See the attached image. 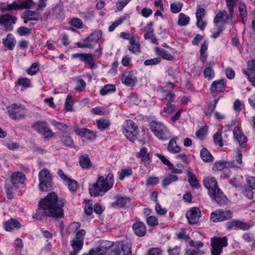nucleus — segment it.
<instances>
[{
	"label": "nucleus",
	"mask_w": 255,
	"mask_h": 255,
	"mask_svg": "<svg viewBox=\"0 0 255 255\" xmlns=\"http://www.w3.org/2000/svg\"><path fill=\"white\" fill-rule=\"evenodd\" d=\"M66 200L59 198L55 192L48 193L44 198H41L37 205L36 213L33 214V219L42 221L44 218H52L57 221L64 218V207Z\"/></svg>",
	"instance_id": "1"
},
{
	"label": "nucleus",
	"mask_w": 255,
	"mask_h": 255,
	"mask_svg": "<svg viewBox=\"0 0 255 255\" xmlns=\"http://www.w3.org/2000/svg\"><path fill=\"white\" fill-rule=\"evenodd\" d=\"M203 185L208 189L211 198L215 200L219 205H224L227 203L228 198L218 187L215 177H205L203 179Z\"/></svg>",
	"instance_id": "2"
},
{
	"label": "nucleus",
	"mask_w": 255,
	"mask_h": 255,
	"mask_svg": "<svg viewBox=\"0 0 255 255\" xmlns=\"http://www.w3.org/2000/svg\"><path fill=\"white\" fill-rule=\"evenodd\" d=\"M149 128L159 140L166 141L171 137V133L167 127L162 122L152 120L149 125Z\"/></svg>",
	"instance_id": "3"
},
{
	"label": "nucleus",
	"mask_w": 255,
	"mask_h": 255,
	"mask_svg": "<svg viewBox=\"0 0 255 255\" xmlns=\"http://www.w3.org/2000/svg\"><path fill=\"white\" fill-rule=\"evenodd\" d=\"M39 181V189L42 192H48L51 190L53 187L52 177L50 171L44 168L38 173Z\"/></svg>",
	"instance_id": "4"
},
{
	"label": "nucleus",
	"mask_w": 255,
	"mask_h": 255,
	"mask_svg": "<svg viewBox=\"0 0 255 255\" xmlns=\"http://www.w3.org/2000/svg\"><path fill=\"white\" fill-rule=\"evenodd\" d=\"M138 131V126L131 120L125 121L123 124V133L130 141L134 142L137 139Z\"/></svg>",
	"instance_id": "5"
},
{
	"label": "nucleus",
	"mask_w": 255,
	"mask_h": 255,
	"mask_svg": "<svg viewBox=\"0 0 255 255\" xmlns=\"http://www.w3.org/2000/svg\"><path fill=\"white\" fill-rule=\"evenodd\" d=\"M228 245L226 237H213L211 239V255H220L223 253V248Z\"/></svg>",
	"instance_id": "6"
},
{
	"label": "nucleus",
	"mask_w": 255,
	"mask_h": 255,
	"mask_svg": "<svg viewBox=\"0 0 255 255\" xmlns=\"http://www.w3.org/2000/svg\"><path fill=\"white\" fill-rule=\"evenodd\" d=\"M7 113L9 118L12 120L17 121L23 119L26 115V109L25 106L20 104H12L7 107Z\"/></svg>",
	"instance_id": "7"
},
{
	"label": "nucleus",
	"mask_w": 255,
	"mask_h": 255,
	"mask_svg": "<svg viewBox=\"0 0 255 255\" xmlns=\"http://www.w3.org/2000/svg\"><path fill=\"white\" fill-rule=\"evenodd\" d=\"M31 128L37 133L42 134L44 138H52L55 135L54 132L48 127V123L45 121L34 122Z\"/></svg>",
	"instance_id": "8"
},
{
	"label": "nucleus",
	"mask_w": 255,
	"mask_h": 255,
	"mask_svg": "<svg viewBox=\"0 0 255 255\" xmlns=\"http://www.w3.org/2000/svg\"><path fill=\"white\" fill-rule=\"evenodd\" d=\"M233 217V213L228 209H217L212 212L210 215V220L214 223L221 222L230 220Z\"/></svg>",
	"instance_id": "9"
},
{
	"label": "nucleus",
	"mask_w": 255,
	"mask_h": 255,
	"mask_svg": "<svg viewBox=\"0 0 255 255\" xmlns=\"http://www.w3.org/2000/svg\"><path fill=\"white\" fill-rule=\"evenodd\" d=\"M17 17L10 13L0 15V25L4 26L6 31H11L14 28V25L17 21Z\"/></svg>",
	"instance_id": "10"
},
{
	"label": "nucleus",
	"mask_w": 255,
	"mask_h": 255,
	"mask_svg": "<svg viewBox=\"0 0 255 255\" xmlns=\"http://www.w3.org/2000/svg\"><path fill=\"white\" fill-rule=\"evenodd\" d=\"M97 179L98 183H100L102 188L105 189L107 192L113 187L115 183L114 174L112 171H110L105 178L100 175L98 177Z\"/></svg>",
	"instance_id": "11"
},
{
	"label": "nucleus",
	"mask_w": 255,
	"mask_h": 255,
	"mask_svg": "<svg viewBox=\"0 0 255 255\" xmlns=\"http://www.w3.org/2000/svg\"><path fill=\"white\" fill-rule=\"evenodd\" d=\"M57 174L62 179L66 182L68 189L71 192H77L79 188V185L76 180L68 177L64 173L62 169L58 170Z\"/></svg>",
	"instance_id": "12"
},
{
	"label": "nucleus",
	"mask_w": 255,
	"mask_h": 255,
	"mask_svg": "<svg viewBox=\"0 0 255 255\" xmlns=\"http://www.w3.org/2000/svg\"><path fill=\"white\" fill-rule=\"evenodd\" d=\"M26 180V176L22 172H13L10 177V181L15 189L25 185V181Z\"/></svg>",
	"instance_id": "13"
},
{
	"label": "nucleus",
	"mask_w": 255,
	"mask_h": 255,
	"mask_svg": "<svg viewBox=\"0 0 255 255\" xmlns=\"http://www.w3.org/2000/svg\"><path fill=\"white\" fill-rule=\"evenodd\" d=\"M225 226L226 229L229 231L233 230L246 231L249 230L250 228V226L247 223L237 220H232L231 221L227 222Z\"/></svg>",
	"instance_id": "14"
},
{
	"label": "nucleus",
	"mask_w": 255,
	"mask_h": 255,
	"mask_svg": "<svg viewBox=\"0 0 255 255\" xmlns=\"http://www.w3.org/2000/svg\"><path fill=\"white\" fill-rule=\"evenodd\" d=\"M233 133L235 139L239 144V148L246 147L248 138L245 135L244 132L239 127H236L233 129Z\"/></svg>",
	"instance_id": "15"
},
{
	"label": "nucleus",
	"mask_w": 255,
	"mask_h": 255,
	"mask_svg": "<svg viewBox=\"0 0 255 255\" xmlns=\"http://www.w3.org/2000/svg\"><path fill=\"white\" fill-rule=\"evenodd\" d=\"M201 211L198 207H192L186 214V217L190 225L197 224L201 217Z\"/></svg>",
	"instance_id": "16"
},
{
	"label": "nucleus",
	"mask_w": 255,
	"mask_h": 255,
	"mask_svg": "<svg viewBox=\"0 0 255 255\" xmlns=\"http://www.w3.org/2000/svg\"><path fill=\"white\" fill-rule=\"evenodd\" d=\"M73 59H79L81 61L88 64L91 69L94 68L95 63L94 57L90 53H74L71 55Z\"/></svg>",
	"instance_id": "17"
},
{
	"label": "nucleus",
	"mask_w": 255,
	"mask_h": 255,
	"mask_svg": "<svg viewBox=\"0 0 255 255\" xmlns=\"http://www.w3.org/2000/svg\"><path fill=\"white\" fill-rule=\"evenodd\" d=\"M116 201L113 202L111 206L113 208H125L128 204L131 203V198L127 196L117 194L115 196Z\"/></svg>",
	"instance_id": "18"
},
{
	"label": "nucleus",
	"mask_w": 255,
	"mask_h": 255,
	"mask_svg": "<svg viewBox=\"0 0 255 255\" xmlns=\"http://www.w3.org/2000/svg\"><path fill=\"white\" fill-rule=\"evenodd\" d=\"M132 229L134 234L138 237H144L147 233V228L145 224L139 220H136L133 224Z\"/></svg>",
	"instance_id": "19"
},
{
	"label": "nucleus",
	"mask_w": 255,
	"mask_h": 255,
	"mask_svg": "<svg viewBox=\"0 0 255 255\" xmlns=\"http://www.w3.org/2000/svg\"><path fill=\"white\" fill-rule=\"evenodd\" d=\"M135 156L137 158H140L144 164H149L152 162V156L145 146L142 147L139 151L136 153Z\"/></svg>",
	"instance_id": "20"
},
{
	"label": "nucleus",
	"mask_w": 255,
	"mask_h": 255,
	"mask_svg": "<svg viewBox=\"0 0 255 255\" xmlns=\"http://www.w3.org/2000/svg\"><path fill=\"white\" fill-rule=\"evenodd\" d=\"M242 150L238 148L235 159L227 161V167L238 169L240 168L243 161Z\"/></svg>",
	"instance_id": "21"
},
{
	"label": "nucleus",
	"mask_w": 255,
	"mask_h": 255,
	"mask_svg": "<svg viewBox=\"0 0 255 255\" xmlns=\"http://www.w3.org/2000/svg\"><path fill=\"white\" fill-rule=\"evenodd\" d=\"M227 82L225 78L216 80L211 84L209 90L219 93H224L227 86Z\"/></svg>",
	"instance_id": "22"
},
{
	"label": "nucleus",
	"mask_w": 255,
	"mask_h": 255,
	"mask_svg": "<svg viewBox=\"0 0 255 255\" xmlns=\"http://www.w3.org/2000/svg\"><path fill=\"white\" fill-rule=\"evenodd\" d=\"M99 244L96 249L99 255H108L111 247L114 246V242L107 240H101Z\"/></svg>",
	"instance_id": "23"
},
{
	"label": "nucleus",
	"mask_w": 255,
	"mask_h": 255,
	"mask_svg": "<svg viewBox=\"0 0 255 255\" xmlns=\"http://www.w3.org/2000/svg\"><path fill=\"white\" fill-rule=\"evenodd\" d=\"M74 131L76 134L82 137H86L87 139L93 140L96 138V132H94L93 130L87 128H78L75 127Z\"/></svg>",
	"instance_id": "24"
},
{
	"label": "nucleus",
	"mask_w": 255,
	"mask_h": 255,
	"mask_svg": "<svg viewBox=\"0 0 255 255\" xmlns=\"http://www.w3.org/2000/svg\"><path fill=\"white\" fill-rule=\"evenodd\" d=\"M21 227L20 223L17 220L10 218L3 223L2 228L7 232H12L14 230L19 229Z\"/></svg>",
	"instance_id": "25"
},
{
	"label": "nucleus",
	"mask_w": 255,
	"mask_h": 255,
	"mask_svg": "<svg viewBox=\"0 0 255 255\" xmlns=\"http://www.w3.org/2000/svg\"><path fill=\"white\" fill-rule=\"evenodd\" d=\"M121 81L123 84L127 86L133 87L137 82V78L132 75L131 72H125L121 77Z\"/></svg>",
	"instance_id": "26"
},
{
	"label": "nucleus",
	"mask_w": 255,
	"mask_h": 255,
	"mask_svg": "<svg viewBox=\"0 0 255 255\" xmlns=\"http://www.w3.org/2000/svg\"><path fill=\"white\" fill-rule=\"evenodd\" d=\"M102 36V31L100 30H97L92 32L88 37L83 39V42H86L90 43L91 48L93 45L98 43L100 39Z\"/></svg>",
	"instance_id": "27"
},
{
	"label": "nucleus",
	"mask_w": 255,
	"mask_h": 255,
	"mask_svg": "<svg viewBox=\"0 0 255 255\" xmlns=\"http://www.w3.org/2000/svg\"><path fill=\"white\" fill-rule=\"evenodd\" d=\"M89 190L91 196L93 197H97L100 195H102L107 192L105 189L102 188V186L100 183H98V179L96 182L93 184L92 187H89Z\"/></svg>",
	"instance_id": "28"
},
{
	"label": "nucleus",
	"mask_w": 255,
	"mask_h": 255,
	"mask_svg": "<svg viewBox=\"0 0 255 255\" xmlns=\"http://www.w3.org/2000/svg\"><path fill=\"white\" fill-rule=\"evenodd\" d=\"M226 6L229 11V14L227 18L223 20L224 24L227 22L229 19H232L234 13V8L236 6L238 0H225Z\"/></svg>",
	"instance_id": "29"
},
{
	"label": "nucleus",
	"mask_w": 255,
	"mask_h": 255,
	"mask_svg": "<svg viewBox=\"0 0 255 255\" xmlns=\"http://www.w3.org/2000/svg\"><path fill=\"white\" fill-rule=\"evenodd\" d=\"M49 122L51 125L54 127L55 129L58 130L64 133H68L69 131V129L71 128L67 124L57 121L54 119L50 120Z\"/></svg>",
	"instance_id": "30"
},
{
	"label": "nucleus",
	"mask_w": 255,
	"mask_h": 255,
	"mask_svg": "<svg viewBox=\"0 0 255 255\" xmlns=\"http://www.w3.org/2000/svg\"><path fill=\"white\" fill-rule=\"evenodd\" d=\"M2 43L5 48L12 50L16 44V39L11 33H8L6 37L2 39Z\"/></svg>",
	"instance_id": "31"
},
{
	"label": "nucleus",
	"mask_w": 255,
	"mask_h": 255,
	"mask_svg": "<svg viewBox=\"0 0 255 255\" xmlns=\"http://www.w3.org/2000/svg\"><path fill=\"white\" fill-rule=\"evenodd\" d=\"M129 45L128 49L132 54H138L141 52V45L139 42L136 41L134 37L129 39Z\"/></svg>",
	"instance_id": "32"
},
{
	"label": "nucleus",
	"mask_w": 255,
	"mask_h": 255,
	"mask_svg": "<svg viewBox=\"0 0 255 255\" xmlns=\"http://www.w3.org/2000/svg\"><path fill=\"white\" fill-rule=\"evenodd\" d=\"M120 248L123 255H131L132 244L130 241L121 240Z\"/></svg>",
	"instance_id": "33"
},
{
	"label": "nucleus",
	"mask_w": 255,
	"mask_h": 255,
	"mask_svg": "<svg viewBox=\"0 0 255 255\" xmlns=\"http://www.w3.org/2000/svg\"><path fill=\"white\" fill-rule=\"evenodd\" d=\"M177 137L171 138L168 144L167 149L171 153H177L181 151V147L177 144Z\"/></svg>",
	"instance_id": "34"
},
{
	"label": "nucleus",
	"mask_w": 255,
	"mask_h": 255,
	"mask_svg": "<svg viewBox=\"0 0 255 255\" xmlns=\"http://www.w3.org/2000/svg\"><path fill=\"white\" fill-rule=\"evenodd\" d=\"M154 51L157 55L162 59L168 61H172L174 59V57L163 48L156 47L154 48Z\"/></svg>",
	"instance_id": "35"
},
{
	"label": "nucleus",
	"mask_w": 255,
	"mask_h": 255,
	"mask_svg": "<svg viewBox=\"0 0 255 255\" xmlns=\"http://www.w3.org/2000/svg\"><path fill=\"white\" fill-rule=\"evenodd\" d=\"M187 176L188 178V182L192 187L198 189L200 187L195 175L191 170H188L187 171Z\"/></svg>",
	"instance_id": "36"
},
{
	"label": "nucleus",
	"mask_w": 255,
	"mask_h": 255,
	"mask_svg": "<svg viewBox=\"0 0 255 255\" xmlns=\"http://www.w3.org/2000/svg\"><path fill=\"white\" fill-rule=\"evenodd\" d=\"M116 91L115 85L113 84H106L100 90V94L101 96H105L114 93Z\"/></svg>",
	"instance_id": "37"
},
{
	"label": "nucleus",
	"mask_w": 255,
	"mask_h": 255,
	"mask_svg": "<svg viewBox=\"0 0 255 255\" xmlns=\"http://www.w3.org/2000/svg\"><path fill=\"white\" fill-rule=\"evenodd\" d=\"M208 47V42L207 40H205L201 44L200 49V59L201 62H204L207 60L208 53L207 51Z\"/></svg>",
	"instance_id": "38"
},
{
	"label": "nucleus",
	"mask_w": 255,
	"mask_h": 255,
	"mask_svg": "<svg viewBox=\"0 0 255 255\" xmlns=\"http://www.w3.org/2000/svg\"><path fill=\"white\" fill-rule=\"evenodd\" d=\"M79 162L83 169H88L92 165V162L88 155H82L79 157Z\"/></svg>",
	"instance_id": "39"
},
{
	"label": "nucleus",
	"mask_w": 255,
	"mask_h": 255,
	"mask_svg": "<svg viewBox=\"0 0 255 255\" xmlns=\"http://www.w3.org/2000/svg\"><path fill=\"white\" fill-rule=\"evenodd\" d=\"M96 124L98 128L101 131H104L109 128L111 125L110 121L109 120L104 118H100L97 120Z\"/></svg>",
	"instance_id": "40"
},
{
	"label": "nucleus",
	"mask_w": 255,
	"mask_h": 255,
	"mask_svg": "<svg viewBox=\"0 0 255 255\" xmlns=\"http://www.w3.org/2000/svg\"><path fill=\"white\" fill-rule=\"evenodd\" d=\"M60 141L64 145L67 147L73 148H75L76 147L74 140L70 135L61 136Z\"/></svg>",
	"instance_id": "41"
},
{
	"label": "nucleus",
	"mask_w": 255,
	"mask_h": 255,
	"mask_svg": "<svg viewBox=\"0 0 255 255\" xmlns=\"http://www.w3.org/2000/svg\"><path fill=\"white\" fill-rule=\"evenodd\" d=\"M178 176L176 175L169 174L163 178L161 182V186L165 188L170 184L171 183L178 180Z\"/></svg>",
	"instance_id": "42"
},
{
	"label": "nucleus",
	"mask_w": 255,
	"mask_h": 255,
	"mask_svg": "<svg viewBox=\"0 0 255 255\" xmlns=\"http://www.w3.org/2000/svg\"><path fill=\"white\" fill-rule=\"evenodd\" d=\"M133 174V171L130 168L122 169L118 172L119 179L123 181L125 178H128Z\"/></svg>",
	"instance_id": "43"
},
{
	"label": "nucleus",
	"mask_w": 255,
	"mask_h": 255,
	"mask_svg": "<svg viewBox=\"0 0 255 255\" xmlns=\"http://www.w3.org/2000/svg\"><path fill=\"white\" fill-rule=\"evenodd\" d=\"M15 86H22L24 89H27L30 87L31 81L28 78H19L14 83Z\"/></svg>",
	"instance_id": "44"
},
{
	"label": "nucleus",
	"mask_w": 255,
	"mask_h": 255,
	"mask_svg": "<svg viewBox=\"0 0 255 255\" xmlns=\"http://www.w3.org/2000/svg\"><path fill=\"white\" fill-rule=\"evenodd\" d=\"M200 157L204 161L206 162L213 161L214 158L210 151L206 148H203L201 150Z\"/></svg>",
	"instance_id": "45"
},
{
	"label": "nucleus",
	"mask_w": 255,
	"mask_h": 255,
	"mask_svg": "<svg viewBox=\"0 0 255 255\" xmlns=\"http://www.w3.org/2000/svg\"><path fill=\"white\" fill-rule=\"evenodd\" d=\"M23 14L26 16V18L30 21L39 20L40 15L37 12L30 10L26 11Z\"/></svg>",
	"instance_id": "46"
},
{
	"label": "nucleus",
	"mask_w": 255,
	"mask_h": 255,
	"mask_svg": "<svg viewBox=\"0 0 255 255\" xmlns=\"http://www.w3.org/2000/svg\"><path fill=\"white\" fill-rule=\"evenodd\" d=\"M203 74L205 78L209 81L214 79L215 76L214 70L211 66L206 67L203 70Z\"/></svg>",
	"instance_id": "47"
},
{
	"label": "nucleus",
	"mask_w": 255,
	"mask_h": 255,
	"mask_svg": "<svg viewBox=\"0 0 255 255\" xmlns=\"http://www.w3.org/2000/svg\"><path fill=\"white\" fill-rule=\"evenodd\" d=\"M213 139L214 144L220 147H223L224 144V141L223 139L222 133L221 132H217L213 135Z\"/></svg>",
	"instance_id": "48"
},
{
	"label": "nucleus",
	"mask_w": 255,
	"mask_h": 255,
	"mask_svg": "<svg viewBox=\"0 0 255 255\" xmlns=\"http://www.w3.org/2000/svg\"><path fill=\"white\" fill-rule=\"evenodd\" d=\"M108 255H121L120 241L114 242V246L111 247Z\"/></svg>",
	"instance_id": "49"
},
{
	"label": "nucleus",
	"mask_w": 255,
	"mask_h": 255,
	"mask_svg": "<svg viewBox=\"0 0 255 255\" xmlns=\"http://www.w3.org/2000/svg\"><path fill=\"white\" fill-rule=\"evenodd\" d=\"M209 129L207 125L202 126L195 133L196 136L201 140H203L207 135Z\"/></svg>",
	"instance_id": "50"
},
{
	"label": "nucleus",
	"mask_w": 255,
	"mask_h": 255,
	"mask_svg": "<svg viewBox=\"0 0 255 255\" xmlns=\"http://www.w3.org/2000/svg\"><path fill=\"white\" fill-rule=\"evenodd\" d=\"M239 10L240 15L243 20H246L247 18L248 12L247 6L244 2H240L239 3Z\"/></svg>",
	"instance_id": "51"
},
{
	"label": "nucleus",
	"mask_w": 255,
	"mask_h": 255,
	"mask_svg": "<svg viewBox=\"0 0 255 255\" xmlns=\"http://www.w3.org/2000/svg\"><path fill=\"white\" fill-rule=\"evenodd\" d=\"M228 15L225 10L218 12L214 18V24L217 25L221 20L223 22V20L227 18V15ZM222 23H224L223 22Z\"/></svg>",
	"instance_id": "52"
},
{
	"label": "nucleus",
	"mask_w": 255,
	"mask_h": 255,
	"mask_svg": "<svg viewBox=\"0 0 255 255\" xmlns=\"http://www.w3.org/2000/svg\"><path fill=\"white\" fill-rule=\"evenodd\" d=\"M190 20L189 16L183 13H180L179 15L178 24L180 26H186L188 24Z\"/></svg>",
	"instance_id": "53"
},
{
	"label": "nucleus",
	"mask_w": 255,
	"mask_h": 255,
	"mask_svg": "<svg viewBox=\"0 0 255 255\" xmlns=\"http://www.w3.org/2000/svg\"><path fill=\"white\" fill-rule=\"evenodd\" d=\"M93 203L92 201H88L85 204L84 208V211L85 214L88 216H93L94 208Z\"/></svg>",
	"instance_id": "54"
},
{
	"label": "nucleus",
	"mask_w": 255,
	"mask_h": 255,
	"mask_svg": "<svg viewBox=\"0 0 255 255\" xmlns=\"http://www.w3.org/2000/svg\"><path fill=\"white\" fill-rule=\"evenodd\" d=\"M70 243L73 250L79 252L83 248L84 241L73 239Z\"/></svg>",
	"instance_id": "55"
},
{
	"label": "nucleus",
	"mask_w": 255,
	"mask_h": 255,
	"mask_svg": "<svg viewBox=\"0 0 255 255\" xmlns=\"http://www.w3.org/2000/svg\"><path fill=\"white\" fill-rule=\"evenodd\" d=\"M183 6V3L181 2H175L170 4V10L173 13L179 12Z\"/></svg>",
	"instance_id": "56"
},
{
	"label": "nucleus",
	"mask_w": 255,
	"mask_h": 255,
	"mask_svg": "<svg viewBox=\"0 0 255 255\" xmlns=\"http://www.w3.org/2000/svg\"><path fill=\"white\" fill-rule=\"evenodd\" d=\"M146 223L148 226L153 227L158 225V219L154 216H149L146 218Z\"/></svg>",
	"instance_id": "57"
},
{
	"label": "nucleus",
	"mask_w": 255,
	"mask_h": 255,
	"mask_svg": "<svg viewBox=\"0 0 255 255\" xmlns=\"http://www.w3.org/2000/svg\"><path fill=\"white\" fill-rule=\"evenodd\" d=\"M227 167V161L222 160L216 162L213 166V170L215 171H221Z\"/></svg>",
	"instance_id": "58"
},
{
	"label": "nucleus",
	"mask_w": 255,
	"mask_h": 255,
	"mask_svg": "<svg viewBox=\"0 0 255 255\" xmlns=\"http://www.w3.org/2000/svg\"><path fill=\"white\" fill-rule=\"evenodd\" d=\"M71 26L75 27L78 29H81L83 27V22L79 18H71L69 22Z\"/></svg>",
	"instance_id": "59"
},
{
	"label": "nucleus",
	"mask_w": 255,
	"mask_h": 255,
	"mask_svg": "<svg viewBox=\"0 0 255 255\" xmlns=\"http://www.w3.org/2000/svg\"><path fill=\"white\" fill-rule=\"evenodd\" d=\"M176 109V105L172 103H168L164 107L163 112L167 115H171Z\"/></svg>",
	"instance_id": "60"
},
{
	"label": "nucleus",
	"mask_w": 255,
	"mask_h": 255,
	"mask_svg": "<svg viewBox=\"0 0 255 255\" xmlns=\"http://www.w3.org/2000/svg\"><path fill=\"white\" fill-rule=\"evenodd\" d=\"M86 86V83L85 81L83 79L79 78L76 81V86L75 89L77 92H82L85 90Z\"/></svg>",
	"instance_id": "61"
},
{
	"label": "nucleus",
	"mask_w": 255,
	"mask_h": 255,
	"mask_svg": "<svg viewBox=\"0 0 255 255\" xmlns=\"http://www.w3.org/2000/svg\"><path fill=\"white\" fill-rule=\"evenodd\" d=\"M17 33L20 36H27L31 32V29L25 26H20L17 29Z\"/></svg>",
	"instance_id": "62"
},
{
	"label": "nucleus",
	"mask_w": 255,
	"mask_h": 255,
	"mask_svg": "<svg viewBox=\"0 0 255 255\" xmlns=\"http://www.w3.org/2000/svg\"><path fill=\"white\" fill-rule=\"evenodd\" d=\"M205 252L201 251L199 249H186L184 255H204Z\"/></svg>",
	"instance_id": "63"
},
{
	"label": "nucleus",
	"mask_w": 255,
	"mask_h": 255,
	"mask_svg": "<svg viewBox=\"0 0 255 255\" xmlns=\"http://www.w3.org/2000/svg\"><path fill=\"white\" fill-rule=\"evenodd\" d=\"M146 255H163V251L159 248H150Z\"/></svg>",
	"instance_id": "64"
}]
</instances>
